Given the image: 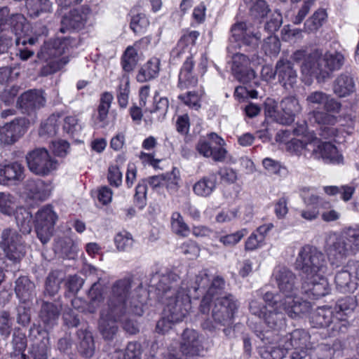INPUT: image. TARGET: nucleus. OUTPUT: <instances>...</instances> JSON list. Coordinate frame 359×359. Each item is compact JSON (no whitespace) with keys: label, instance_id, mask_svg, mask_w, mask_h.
Masks as SVG:
<instances>
[{"label":"nucleus","instance_id":"1","mask_svg":"<svg viewBox=\"0 0 359 359\" xmlns=\"http://www.w3.org/2000/svg\"><path fill=\"white\" fill-rule=\"evenodd\" d=\"M224 281L219 276L210 279L206 270L201 271L194 278L180 280L173 272L156 273L150 279V286L155 288L158 299L165 304L164 315L156 325V332L165 334L175 323L182 321L191 309V298L198 299L205 293L200 311L208 313L212 305V317L216 325L224 322Z\"/></svg>","mask_w":359,"mask_h":359},{"label":"nucleus","instance_id":"2","mask_svg":"<svg viewBox=\"0 0 359 359\" xmlns=\"http://www.w3.org/2000/svg\"><path fill=\"white\" fill-rule=\"evenodd\" d=\"M132 278L124 277L112 284L107 298V309H110L111 316L118 319L127 314L138 316L143 314L147 292L142 283L132 290Z\"/></svg>","mask_w":359,"mask_h":359},{"label":"nucleus","instance_id":"3","mask_svg":"<svg viewBox=\"0 0 359 359\" xmlns=\"http://www.w3.org/2000/svg\"><path fill=\"white\" fill-rule=\"evenodd\" d=\"M272 278L279 291L278 294H274L278 296V299L283 302L290 316H295L300 312H309L311 304L298 297V278L292 270L285 266H278L273 270Z\"/></svg>","mask_w":359,"mask_h":359},{"label":"nucleus","instance_id":"4","mask_svg":"<svg viewBox=\"0 0 359 359\" xmlns=\"http://www.w3.org/2000/svg\"><path fill=\"white\" fill-rule=\"evenodd\" d=\"M265 304L259 300L252 299L249 304L250 313L262 319L266 326L275 331H279L286 326L285 315L292 319L302 318L308 312H300L295 316L287 311L283 302L278 299V296L273 292H267L263 296Z\"/></svg>","mask_w":359,"mask_h":359},{"label":"nucleus","instance_id":"5","mask_svg":"<svg viewBox=\"0 0 359 359\" xmlns=\"http://www.w3.org/2000/svg\"><path fill=\"white\" fill-rule=\"evenodd\" d=\"M344 63V57L339 52H327L322 57H318V53L314 52L305 60L302 71L316 76L319 81H324L330 78L334 72L340 69Z\"/></svg>","mask_w":359,"mask_h":359},{"label":"nucleus","instance_id":"6","mask_svg":"<svg viewBox=\"0 0 359 359\" xmlns=\"http://www.w3.org/2000/svg\"><path fill=\"white\" fill-rule=\"evenodd\" d=\"M296 268L300 271L302 278H312L318 273H325L327 262L323 253L317 248L305 245L298 252Z\"/></svg>","mask_w":359,"mask_h":359},{"label":"nucleus","instance_id":"7","mask_svg":"<svg viewBox=\"0 0 359 359\" xmlns=\"http://www.w3.org/2000/svg\"><path fill=\"white\" fill-rule=\"evenodd\" d=\"M311 336L304 329H296L292 332L280 337V344L289 350H293L292 359H302L308 355V350L312 348L310 343Z\"/></svg>","mask_w":359,"mask_h":359},{"label":"nucleus","instance_id":"8","mask_svg":"<svg viewBox=\"0 0 359 359\" xmlns=\"http://www.w3.org/2000/svg\"><path fill=\"white\" fill-rule=\"evenodd\" d=\"M29 170L34 174L46 176L55 170L57 161L50 156L44 148H38L26 155Z\"/></svg>","mask_w":359,"mask_h":359},{"label":"nucleus","instance_id":"9","mask_svg":"<svg viewBox=\"0 0 359 359\" xmlns=\"http://www.w3.org/2000/svg\"><path fill=\"white\" fill-rule=\"evenodd\" d=\"M57 215L50 205L41 208L34 217L35 231L40 241L44 245L50 239Z\"/></svg>","mask_w":359,"mask_h":359},{"label":"nucleus","instance_id":"10","mask_svg":"<svg viewBox=\"0 0 359 359\" xmlns=\"http://www.w3.org/2000/svg\"><path fill=\"white\" fill-rule=\"evenodd\" d=\"M0 245L8 259L13 262L20 261L26 252L25 241L15 229H6L2 231Z\"/></svg>","mask_w":359,"mask_h":359},{"label":"nucleus","instance_id":"11","mask_svg":"<svg viewBox=\"0 0 359 359\" xmlns=\"http://www.w3.org/2000/svg\"><path fill=\"white\" fill-rule=\"evenodd\" d=\"M311 151V156L316 159H322L326 163L340 164L343 163V156L337 148L330 142H321L319 139L313 138L306 147Z\"/></svg>","mask_w":359,"mask_h":359},{"label":"nucleus","instance_id":"12","mask_svg":"<svg viewBox=\"0 0 359 359\" xmlns=\"http://www.w3.org/2000/svg\"><path fill=\"white\" fill-rule=\"evenodd\" d=\"M223 139L215 133H211L207 137L200 138L196 149L205 157H211L215 161H223L224 159V149Z\"/></svg>","mask_w":359,"mask_h":359},{"label":"nucleus","instance_id":"13","mask_svg":"<svg viewBox=\"0 0 359 359\" xmlns=\"http://www.w3.org/2000/svg\"><path fill=\"white\" fill-rule=\"evenodd\" d=\"M205 351L203 337L193 329H185L182 334L180 352L187 359L203 355Z\"/></svg>","mask_w":359,"mask_h":359},{"label":"nucleus","instance_id":"14","mask_svg":"<svg viewBox=\"0 0 359 359\" xmlns=\"http://www.w3.org/2000/svg\"><path fill=\"white\" fill-rule=\"evenodd\" d=\"M46 94L42 89H30L22 93L17 100V106L22 113L31 114L45 107Z\"/></svg>","mask_w":359,"mask_h":359},{"label":"nucleus","instance_id":"15","mask_svg":"<svg viewBox=\"0 0 359 359\" xmlns=\"http://www.w3.org/2000/svg\"><path fill=\"white\" fill-rule=\"evenodd\" d=\"M29 121L24 118H16L12 121L0 127V143L10 145L15 143L26 132Z\"/></svg>","mask_w":359,"mask_h":359},{"label":"nucleus","instance_id":"16","mask_svg":"<svg viewBox=\"0 0 359 359\" xmlns=\"http://www.w3.org/2000/svg\"><path fill=\"white\" fill-rule=\"evenodd\" d=\"M325 273H318L312 278L302 277V292L308 298L318 299L330 292V286Z\"/></svg>","mask_w":359,"mask_h":359},{"label":"nucleus","instance_id":"17","mask_svg":"<svg viewBox=\"0 0 359 359\" xmlns=\"http://www.w3.org/2000/svg\"><path fill=\"white\" fill-rule=\"evenodd\" d=\"M72 41V39L69 37H57L45 41L37 53V57L46 61L50 59H60V57L68 50Z\"/></svg>","mask_w":359,"mask_h":359},{"label":"nucleus","instance_id":"18","mask_svg":"<svg viewBox=\"0 0 359 359\" xmlns=\"http://www.w3.org/2000/svg\"><path fill=\"white\" fill-rule=\"evenodd\" d=\"M90 14L88 6H83L71 10L68 15H65L61 20L60 32L67 33L72 29H82L86 23Z\"/></svg>","mask_w":359,"mask_h":359},{"label":"nucleus","instance_id":"19","mask_svg":"<svg viewBox=\"0 0 359 359\" xmlns=\"http://www.w3.org/2000/svg\"><path fill=\"white\" fill-rule=\"evenodd\" d=\"M327 252L331 264L337 266L352 252L342 236L334 234L330 236L327 241Z\"/></svg>","mask_w":359,"mask_h":359},{"label":"nucleus","instance_id":"20","mask_svg":"<svg viewBox=\"0 0 359 359\" xmlns=\"http://www.w3.org/2000/svg\"><path fill=\"white\" fill-rule=\"evenodd\" d=\"M29 334L36 339L32 345L30 355L32 359H48L50 351L48 334L41 330L39 325H34Z\"/></svg>","mask_w":359,"mask_h":359},{"label":"nucleus","instance_id":"21","mask_svg":"<svg viewBox=\"0 0 359 359\" xmlns=\"http://www.w3.org/2000/svg\"><path fill=\"white\" fill-rule=\"evenodd\" d=\"M261 35L259 32L254 33L249 29L245 22L235 24L231 29L230 41L236 42L237 46L246 45L255 48L259 43Z\"/></svg>","mask_w":359,"mask_h":359},{"label":"nucleus","instance_id":"22","mask_svg":"<svg viewBox=\"0 0 359 359\" xmlns=\"http://www.w3.org/2000/svg\"><path fill=\"white\" fill-rule=\"evenodd\" d=\"M276 72L278 82L284 88L290 90L295 87L298 75L291 61L280 59L276 64Z\"/></svg>","mask_w":359,"mask_h":359},{"label":"nucleus","instance_id":"23","mask_svg":"<svg viewBox=\"0 0 359 359\" xmlns=\"http://www.w3.org/2000/svg\"><path fill=\"white\" fill-rule=\"evenodd\" d=\"M356 306H358L356 296L355 297H345L337 301L334 307V312L336 320L339 321L340 325H338V323H335V329L341 332L346 331L348 325L347 316L354 310Z\"/></svg>","mask_w":359,"mask_h":359},{"label":"nucleus","instance_id":"24","mask_svg":"<svg viewBox=\"0 0 359 359\" xmlns=\"http://www.w3.org/2000/svg\"><path fill=\"white\" fill-rule=\"evenodd\" d=\"M306 104L314 108L323 107L324 110L339 113L341 104L332 97L331 95L321 90H316L310 93L306 98Z\"/></svg>","mask_w":359,"mask_h":359},{"label":"nucleus","instance_id":"25","mask_svg":"<svg viewBox=\"0 0 359 359\" xmlns=\"http://www.w3.org/2000/svg\"><path fill=\"white\" fill-rule=\"evenodd\" d=\"M249 65V58L243 54L236 53L232 57L233 74L241 83H247L256 79L255 72Z\"/></svg>","mask_w":359,"mask_h":359},{"label":"nucleus","instance_id":"26","mask_svg":"<svg viewBox=\"0 0 359 359\" xmlns=\"http://www.w3.org/2000/svg\"><path fill=\"white\" fill-rule=\"evenodd\" d=\"M337 113L327 111H313V116L316 122L321 125L319 135L328 139L337 135L338 130L333 126L337 122Z\"/></svg>","mask_w":359,"mask_h":359},{"label":"nucleus","instance_id":"27","mask_svg":"<svg viewBox=\"0 0 359 359\" xmlns=\"http://www.w3.org/2000/svg\"><path fill=\"white\" fill-rule=\"evenodd\" d=\"M110 309L102 311L98 323V330L102 338L106 341H112L116 336L118 327V322L123 320L125 316H120L116 319L110 315Z\"/></svg>","mask_w":359,"mask_h":359},{"label":"nucleus","instance_id":"28","mask_svg":"<svg viewBox=\"0 0 359 359\" xmlns=\"http://www.w3.org/2000/svg\"><path fill=\"white\" fill-rule=\"evenodd\" d=\"M60 312L61 306L51 302H43L39 315L43 325L41 330L48 334V331L57 325Z\"/></svg>","mask_w":359,"mask_h":359},{"label":"nucleus","instance_id":"29","mask_svg":"<svg viewBox=\"0 0 359 359\" xmlns=\"http://www.w3.org/2000/svg\"><path fill=\"white\" fill-rule=\"evenodd\" d=\"M25 167L15 161L8 164L0 163V184H17L25 178Z\"/></svg>","mask_w":359,"mask_h":359},{"label":"nucleus","instance_id":"30","mask_svg":"<svg viewBox=\"0 0 359 359\" xmlns=\"http://www.w3.org/2000/svg\"><path fill=\"white\" fill-rule=\"evenodd\" d=\"M310 322L313 327L319 328L327 327L332 324V330L340 332L335 329V323H338V325H340V323L336 320L334 311L330 307L318 308L312 314Z\"/></svg>","mask_w":359,"mask_h":359},{"label":"nucleus","instance_id":"31","mask_svg":"<svg viewBox=\"0 0 359 359\" xmlns=\"http://www.w3.org/2000/svg\"><path fill=\"white\" fill-rule=\"evenodd\" d=\"M280 107L283 114L280 116L278 122L283 125L292 123L294 121V116L302 110L299 100L294 96H288L283 99Z\"/></svg>","mask_w":359,"mask_h":359},{"label":"nucleus","instance_id":"32","mask_svg":"<svg viewBox=\"0 0 359 359\" xmlns=\"http://www.w3.org/2000/svg\"><path fill=\"white\" fill-rule=\"evenodd\" d=\"M15 292L20 303L32 302L35 292V284L27 276H22L15 282Z\"/></svg>","mask_w":359,"mask_h":359},{"label":"nucleus","instance_id":"33","mask_svg":"<svg viewBox=\"0 0 359 359\" xmlns=\"http://www.w3.org/2000/svg\"><path fill=\"white\" fill-rule=\"evenodd\" d=\"M25 189L29 198L39 201H45L51 191L50 184L39 179L27 180Z\"/></svg>","mask_w":359,"mask_h":359},{"label":"nucleus","instance_id":"34","mask_svg":"<svg viewBox=\"0 0 359 359\" xmlns=\"http://www.w3.org/2000/svg\"><path fill=\"white\" fill-rule=\"evenodd\" d=\"M355 85L353 78L348 73L339 74L334 81L332 90L340 97H345L355 91Z\"/></svg>","mask_w":359,"mask_h":359},{"label":"nucleus","instance_id":"35","mask_svg":"<svg viewBox=\"0 0 359 359\" xmlns=\"http://www.w3.org/2000/svg\"><path fill=\"white\" fill-rule=\"evenodd\" d=\"M335 284L337 289L342 293L353 292L358 285L355 277L347 269H342L337 273Z\"/></svg>","mask_w":359,"mask_h":359},{"label":"nucleus","instance_id":"36","mask_svg":"<svg viewBox=\"0 0 359 359\" xmlns=\"http://www.w3.org/2000/svg\"><path fill=\"white\" fill-rule=\"evenodd\" d=\"M10 30L6 32L14 34L15 39L18 36H26V32L29 29L27 19L21 13H14L8 16L7 24Z\"/></svg>","mask_w":359,"mask_h":359},{"label":"nucleus","instance_id":"37","mask_svg":"<svg viewBox=\"0 0 359 359\" xmlns=\"http://www.w3.org/2000/svg\"><path fill=\"white\" fill-rule=\"evenodd\" d=\"M15 41L18 47L16 55L18 56L21 60L26 61L34 55V50L32 47L38 41V38L32 36H18L15 39Z\"/></svg>","mask_w":359,"mask_h":359},{"label":"nucleus","instance_id":"38","mask_svg":"<svg viewBox=\"0 0 359 359\" xmlns=\"http://www.w3.org/2000/svg\"><path fill=\"white\" fill-rule=\"evenodd\" d=\"M79 339V351L86 358L93 356L95 351V344L92 333L87 329H80L77 331Z\"/></svg>","mask_w":359,"mask_h":359},{"label":"nucleus","instance_id":"39","mask_svg":"<svg viewBox=\"0 0 359 359\" xmlns=\"http://www.w3.org/2000/svg\"><path fill=\"white\" fill-rule=\"evenodd\" d=\"M160 60L153 57L148 60L139 70L137 75L138 82L144 83L156 78L159 72Z\"/></svg>","mask_w":359,"mask_h":359},{"label":"nucleus","instance_id":"40","mask_svg":"<svg viewBox=\"0 0 359 359\" xmlns=\"http://www.w3.org/2000/svg\"><path fill=\"white\" fill-rule=\"evenodd\" d=\"M275 344L259 348V353L264 359H283L289 351L285 346L280 344V337L275 340Z\"/></svg>","mask_w":359,"mask_h":359},{"label":"nucleus","instance_id":"41","mask_svg":"<svg viewBox=\"0 0 359 359\" xmlns=\"http://www.w3.org/2000/svg\"><path fill=\"white\" fill-rule=\"evenodd\" d=\"M64 280L65 276L62 272L60 271L50 272L45 281V294L50 297L55 296L59 292Z\"/></svg>","mask_w":359,"mask_h":359},{"label":"nucleus","instance_id":"42","mask_svg":"<svg viewBox=\"0 0 359 359\" xmlns=\"http://www.w3.org/2000/svg\"><path fill=\"white\" fill-rule=\"evenodd\" d=\"M26 7L32 18H37L42 13L53 11V4L50 0H26Z\"/></svg>","mask_w":359,"mask_h":359},{"label":"nucleus","instance_id":"43","mask_svg":"<svg viewBox=\"0 0 359 359\" xmlns=\"http://www.w3.org/2000/svg\"><path fill=\"white\" fill-rule=\"evenodd\" d=\"M15 220L20 231L24 234L31 232L32 228V215L25 208H20L15 212Z\"/></svg>","mask_w":359,"mask_h":359},{"label":"nucleus","instance_id":"44","mask_svg":"<svg viewBox=\"0 0 359 359\" xmlns=\"http://www.w3.org/2000/svg\"><path fill=\"white\" fill-rule=\"evenodd\" d=\"M216 187V177L211 175L208 177H203L197 182L194 187V193L203 197L210 196Z\"/></svg>","mask_w":359,"mask_h":359},{"label":"nucleus","instance_id":"45","mask_svg":"<svg viewBox=\"0 0 359 359\" xmlns=\"http://www.w3.org/2000/svg\"><path fill=\"white\" fill-rule=\"evenodd\" d=\"M326 18L325 11L318 9L304 22V31L309 33L317 31L323 25Z\"/></svg>","mask_w":359,"mask_h":359},{"label":"nucleus","instance_id":"46","mask_svg":"<svg viewBox=\"0 0 359 359\" xmlns=\"http://www.w3.org/2000/svg\"><path fill=\"white\" fill-rule=\"evenodd\" d=\"M137 64V52L133 46H128L121 57V66L125 74L132 72Z\"/></svg>","mask_w":359,"mask_h":359},{"label":"nucleus","instance_id":"47","mask_svg":"<svg viewBox=\"0 0 359 359\" xmlns=\"http://www.w3.org/2000/svg\"><path fill=\"white\" fill-rule=\"evenodd\" d=\"M248 6L250 15L257 20H262L271 12L269 5L264 0H254L245 4Z\"/></svg>","mask_w":359,"mask_h":359},{"label":"nucleus","instance_id":"48","mask_svg":"<svg viewBox=\"0 0 359 359\" xmlns=\"http://www.w3.org/2000/svg\"><path fill=\"white\" fill-rule=\"evenodd\" d=\"M171 229L175 234L186 237L190 233V229L184 218L178 212H175L171 216Z\"/></svg>","mask_w":359,"mask_h":359},{"label":"nucleus","instance_id":"49","mask_svg":"<svg viewBox=\"0 0 359 359\" xmlns=\"http://www.w3.org/2000/svg\"><path fill=\"white\" fill-rule=\"evenodd\" d=\"M69 62V58L63 56L60 59H50L46 65H43L40 71L41 76H47L55 74L63 68Z\"/></svg>","mask_w":359,"mask_h":359},{"label":"nucleus","instance_id":"50","mask_svg":"<svg viewBox=\"0 0 359 359\" xmlns=\"http://www.w3.org/2000/svg\"><path fill=\"white\" fill-rule=\"evenodd\" d=\"M59 126L57 118L55 116H51L41 124L39 134L44 138L53 137L56 135Z\"/></svg>","mask_w":359,"mask_h":359},{"label":"nucleus","instance_id":"51","mask_svg":"<svg viewBox=\"0 0 359 359\" xmlns=\"http://www.w3.org/2000/svg\"><path fill=\"white\" fill-rule=\"evenodd\" d=\"M129 76L123 74L120 80V84L117 92V99L119 106L121 108H126L128 105L130 86Z\"/></svg>","mask_w":359,"mask_h":359},{"label":"nucleus","instance_id":"52","mask_svg":"<svg viewBox=\"0 0 359 359\" xmlns=\"http://www.w3.org/2000/svg\"><path fill=\"white\" fill-rule=\"evenodd\" d=\"M248 83H250L249 86H238L236 88L234 91V95L236 97L240 99L246 98L248 97H250L251 98H257L260 93L259 90L253 88H259V83L256 80H252L251 82H248Z\"/></svg>","mask_w":359,"mask_h":359},{"label":"nucleus","instance_id":"53","mask_svg":"<svg viewBox=\"0 0 359 359\" xmlns=\"http://www.w3.org/2000/svg\"><path fill=\"white\" fill-rule=\"evenodd\" d=\"M12 345L13 351L11 352V357H16L25 351L27 347V338L25 334L20 330L15 329L13 334Z\"/></svg>","mask_w":359,"mask_h":359},{"label":"nucleus","instance_id":"54","mask_svg":"<svg viewBox=\"0 0 359 359\" xmlns=\"http://www.w3.org/2000/svg\"><path fill=\"white\" fill-rule=\"evenodd\" d=\"M15 197L9 193L0 192V212L10 216L15 212Z\"/></svg>","mask_w":359,"mask_h":359},{"label":"nucleus","instance_id":"55","mask_svg":"<svg viewBox=\"0 0 359 359\" xmlns=\"http://www.w3.org/2000/svg\"><path fill=\"white\" fill-rule=\"evenodd\" d=\"M32 302L20 303L17 306V323L23 327L28 325L31 320Z\"/></svg>","mask_w":359,"mask_h":359},{"label":"nucleus","instance_id":"56","mask_svg":"<svg viewBox=\"0 0 359 359\" xmlns=\"http://www.w3.org/2000/svg\"><path fill=\"white\" fill-rule=\"evenodd\" d=\"M149 25L148 18L144 13H138L132 17L130 27L137 34H144Z\"/></svg>","mask_w":359,"mask_h":359},{"label":"nucleus","instance_id":"57","mask_svg":"<svg viewBox=\"0 0 359 359\" xmlns=\"http://www.w3.org/2000/svg\"><path fill=\"white\" fill-rule=\"evenodd\" d=\"M262 49L266 55L276 56L280 50V42L278 38L274 35L269 36L264 41Z\"/></svg>","mask_w":359,"mask_h":359},{"label":"nucleus","instance_id":"58","mask_svg":"<svg viewBox=\"0 0 359 359\" xmlns=\"http://www.w3.org/2000/svg\"><path fill=\"white\" fill-rule=\"evenodd\" d=\"M342 237L346 241L350 250L353 253L359 250V228L349 227L344 233Z\"/></svg>","mask_w":359,"mask_h":359},{"label":"nucleus","instance_id":"59","mask_svg":"<svg viewBox=\"0 0 359 359\" xmlns=\"http://www.w3.org/2000/svg\"><path fill=\"white\" fill-rule=\"evenodd\" d=\"M113 100V96L109 93H104L102 94L100 98V102L98 106V119L100 121L105 123L109 109L111 107V104Z\"/></svg>","mask_w":359,"mask_h":359},{"label":"nucleus","instance_id":"60","mask_svg":"<svg viewBox=\"0 0 359 359\" xmlns=\"http://www.w3.org/2000/svg\"><path fill=\"white\" fill-rule=\"evenodd\" d=\"M114 243L118 250L127 251L132 248L133 245V238L130 233L123 231L116 235L114 238Z\"/></svg>","mask_w":359,"mask_h":359},{"label":"nucleus","instance_id":"61","mask_svg":"<svg viewBox=\"0 0 359 359\" xmlns=\"http://www.w3.org/2000/svg\"><path fill=\"white\" fill-rule=\"evenodd\" d=\"M311 350L310 359H332L334 354L333 348L323 344Z\"/></svg>","mask_w":359,"mask_h":359},{"label":"nucleus","instance_id":"62","mask_svg":"<svg viewBox=\"0 0 359 359\" xmlns=\"http://www.w3.org/2000/svg\"><path fill=\"white\" fill-rule=\"evenodd\" d=\"M147 181L145 180H142L136 186L135 194L134 196L135 203L141 209L147 204Z\"/></svg>","mask_w":359,"mask_h":359},{"label":"nucleus","instance_id":"63","mask_svg":"<svg viewBox=\"0 0 359 359\" xmlns=\"http://www.w3.org/2000/svg\"><path fill=\"white\" fill-rule=\"evenodd\" d=\"M83 283V279L77 275L69 276L65 283L67 288L65 296L70 297L71 295H74L81 289Z\"/></svg>","mask_w":359,"mask_h":359},{"label":"nucleus","instance_id":"64","mask_svg":"<svg viewBox=\"0 0 359 359\" xmlns=\"http://www.w3.org/2000/svg\"><path fill=\"white\" fill-rule=\"evenodd\" d=\"M64 130L71 135H74L81 129L79 120L75 116H67L63 125Z\"/></svg>","mask_w":359,"mask_h":359}]
</instances>
